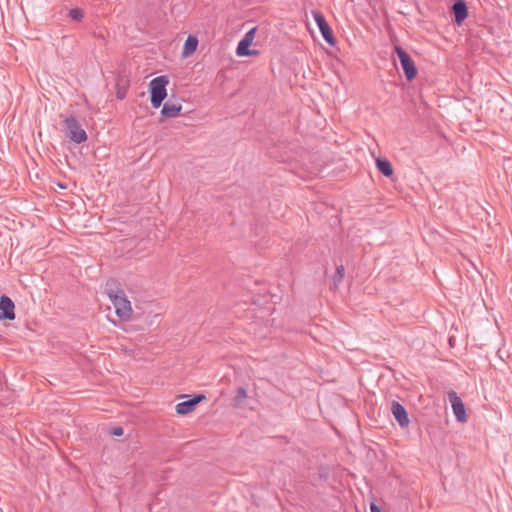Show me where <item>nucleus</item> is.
<instances>
[{
  "mask_svg": "<svg viewBox=\"0 0 512 512\" xmlns=\"http://www.w3.org/2000/svg\"><path fill=\"white\" fill-rule=\"evenodd\" d=\"M169 80L167 76H158L149 83L150 102L154 108H159L167 97V85Z\"/></svg>",
  "mask_w": 512,
  "mask_h": 512,
  "instance_id": "f257e3e1",
  "label": "nucleus"
},
{
  "mask_svg": "<svg viewBox=\"0 0 512 512\" xmlns=\"http://www.w3.org/2000/svg\"><path fill=\"white\" fill-rule=\"evenodd\" d=\"M109 297L115 307L117 316L122 320H129L132 314V308L124 291L117 290L115 292H109Z\"/></svg>",
  "mask_w": 512,
  "mask_h": 512,
  "instance_id": "f03ea898",
  "label": "nucleus"
},
{
  "mask_svg": "<svg viewBox=\"0 0 512 512\" xmlns=\"http://www.w3.org/2000/svg\"><path fill=\"white\" fill-rule=\"evenodd\" d=\"M63 126L65 128L66 137L69 138L70 141L81 144L87 140V133L73 115L65 118Z\"/></svg>",
  "mask_w": 512,
  "mask_h": 512,
  "instance_id": "7ed1b4c3",
  "label": "nucleus"
},
{
  "mask_svg": "<svg viewBox=\"0 0 512 512\" xmlns=\"http://www.w3.org/2000/svg\"><path fill=\"white\" fill-rule=\"evenodd\" d=\"M394 52L397 54L400 61L401 68L408 81H412L416 78L418 70L411 56L400 46L394 47Z\"/></svg>",
  "mask_w": 512,
  "mask_h": 512,
  "instance_id": "20e7f679",
  "label": "nucleus"
},
{
  "mask_svg": "<svg viewBox=\"0 0 512 512\" xmlns=\"http://www.w3.org/2000/svg\"><path fill=\"white\" fill-rule=\"evenodd\" d=\"M312 16L320 30V33L324 40L331 46H334L336 44V39L333 35V31L330 28L329 24L327 23L324 15L317 10H312Z\"/></svg>",
  "mask_w": 512,
  "mask_h": 512,
  "instance_id": "39448f33",
  "label": "nucleus"
},
{
  "mask_svg": "<svg viewBox=\"0 0 512 512\" xmlns=\"http://www.w3.org/2000/svg\"><path fill=\"white\" fill-rule=\"evenodd\" d=\"M256 28L250 29L244 37L240 40L236 48V54L240 57L251 56L257 54V51L249 49L255 38Z\"/></svg>",
  "mask_w": 512,
  "mask_h": 512,
  "instance_id": "423d86ee",
  "label": "nucleus"
},
{
  "mask_svg": "<svg viewBox=\"0 0 512 512\" xmlns=\"http://www.w3.org/2000/svg\"><path fill=\"white\" fill-rule=\"evenodd\" d=\"M448 399L451 403L453 413H454L456 419L459 422H465L467 419L466 410H465V406H464V403L461 400V398L457 395V393L455 391H450V392H448Z\"/></svg>",
  "mask_w": 512,
  "mask_h": 512,
  "instance_id": "0eeeda50",
  "label": "nucleus"
},
{
  "mask_svg": "<svg viewBox=\"0 0 512 512\" xmlns=\"http://www.w3.org/2000/svg\"><path fill=\"white\" fill-rule=\"evenodd\" d=\"M206 397L203 394L193 395L192 398L180 402L176 405L175 410L179 415H187L195 410L196 406Z\"/></svg>",
  "mask_w": 512,
  "mask_h": 512,
  "instance_id": "6e6552de",
  "label": "nucleus"
},
{
  "mask_svg": "<svg viewBox=\"0 0 512 512\" xmlns=\"http://www.w3.org/2000/svg\"><path fill=\"white\" fill-rule=\"evenodd\" d=\"M15 305L10 297L2 295L0 297V320H14L15 319Z\"/></svg>",
  "mask_w": 512,
  "mask_h": 512,
  "instance_id": "1a4fd4ad",
  "label": "nucleus"
},
{
  "mask_svg": "<svg viewBox=\"0 0 512 512\" xmlns=\"http://www.w3.org/2000/svg\"><path fill=\"white\" fill-rule=\"evenodd\" d=\"M391 412L401 428H406L409 423V416L405 407L398 401H392Z\"/></svg>",
  "mask_w": 512,
  "mask_h": 512,
  "instance_id": "9d476101",
  "label": "nucleus"
},
{
  "mask_svg": "<svg viewBox=\"0 0 512 512\" xmlns=\"http://www.w3.org/2000/svg\"><path fill=\"white\" fill-rule=\"evenodd\" d=\"M454 22L460 25L468 16V8L464 0H455L451 7Z\"/></svg>",
  "mask_w": 512,
  "mask_h": 512,
  "instance_id": "9b49d317",
  "label": "nucleus"
},
{
  "mask_svg": "<svg viewBox=\"0 0 512 512\" xmlns=\"http://www.w3.org/2000/svg\"><path fill=\"white\" fill-rule=\"evenodd\" d=\"M181 110L182 105L180 103H172L168 101L163 105L161 115L165 118H175L180 114Z\"/></svg>",
  "mask_w": 512,
  "mask_h": 512,
  "instance_id": "f8f14e48",
  "label": "nucleus"
},
{
  "mask_svg": "<svg viewBox=\"0 0 512 512\" xmlns=\"http://www.w3.org/2000/svg\"><path fill=\"white\" fill-rule=\"evenodd\" d=\"M198 46V39L194 35H189L184 43V47L182 50V56L184 58L189 57L192 55Z\"/></svg>",
  "mask_w": 512,
  "mask_h": 512,
  "instance_id": "ddd939ff",
  "label": "nucleus"
},
{
  "mask_svg": "<svg viewBox=\"0 0 512 512\" xmlns=\"http://www.w3.org/2000/svg\"><path fill=\"white\" fill-rule=\"evenodd\" d=\"M376 166L381 174L386 177H390L393 175V167L389 160L384 158H378L376 160Z\"/></svg>",
  "mask_w": 512,
  "mask_h": 512,
  "instance_id": "4468645a",
  "label": "nucleus"
},
{
  "mask_svg": "<svg viewBox=\"0 0 512 512\" xmlns=\"http://www.w3.org/2000/svg\"><path fill=\"white\" fill-rule=\"evenodd\" d=\"M248 397L247 391L244 387H238L236 390V395L232 399V406L234 408H241L243 406L244 400Z\"/></svg>",
  "mask_w": 512,
  "mask_h": 512,
  "instance_id": "2eb2a0df",
  "label": "nucleus"
},
{
  "mask_svg": "<svg viewBox=\"0 0 512 512\" xmlns=\"http://www.w3.org/2000/svg\"><path fill=\"white\" fill-rule=\"evenodd\" d=\"M345 274V268L344 265L340 264L336 266V271L333 276V286L334 288H337L338 285L342 282Z\"/></svg>",
  "mask_w": 512,
  "mask_h": 512,
  "instance_id": "dca6fc26",
  "label": "nucleus"
},
{
  "mask_svg": "<svg viewBox=\"0 0 512 512\" xmlns=\"http://www.w3.org/2000/svg\"><path fill=\"white\" fill-rule=\"evenodd\" d=\"M84 14L80 8H73L69 11V17L74 21H81Z\"/></svg>",
  "mask_w": 512,
  "mask_h": 512,
  "instance_id": "f3484780",
  "label": "nucleus"
},
{
  "mask_svg": "<svg viewBox=\"0 0 512 512\" xmlns=\"http://www.w3.org/2000/svg\"><path fill=\"white\" fill-rule=\"evenodd\" d=\"M124 433V430L121 426H115L110 430V434L113 436H122Z\"/></svg>",
  "mask_w": 512,
  "mask_h": 512,
  "instance_id": "a211bd4d",
  "label": "nucleus"
},
{
  "mask_svg": "<svg viewBox=\"0 0 512 512\" xmlns=\"http://www.w3.org/2000/svg\"><path fill=\"white\" fill-rule=\"evenodd\" d=\"M370 511L371 512H382V509L379 506H377L375 503H371Z\"/></svg>",
  "mask_w": 512,
  "mask_h": 512,
  "instance_id": "6ab92c4d",
  "label": "nucleus"
},
{
  "mask_svg": "<svg viewBox=\"0 0 512 512\" xmlns=\"http://www.w3.org/2000/svg\"><path fill=\"white\" fill-rule=\"evenodd\" d=\"M124 97H125V93L124 92H121V91L117 92V98L118 99H123Z\"/></svg>",
  "mask_w": 512,
  "mask_h": 512,
  "instance_id": "aec40b11",
  "label": "nucleus"
}]
</instances>
